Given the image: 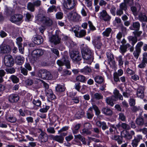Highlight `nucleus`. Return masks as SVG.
<instances>
[{
  "instance_id": "obj_1",
  "label": "nucleus",
  "mask_w": 147,
  "mask_h": 147,
  "mask_svg": "<svg viewBox=\"0 0 147 147\" xmlns=\"http://www.w3.org/2000/svg\"><path fill=\"white\" fill-rule=\"evenodd\" d=\"M82 57L84 60V63L90 64L93 61L92 53L91 51L88 48L85 50H82Z\"/></svg>"
},
{
  "instance_id": "obj_2",
  "label": "nucleus",
  "mask_w": 147,
  "mask_h": 147,
  "mask_svg": "<svg viewBox=\"0 0 147 147\" xmlns=\"http://www.w3.org/2000/svg\"><path fill=\"white\" fill-rule=\"evenodd\" d=\"M66 15L68 19L71 21L77 22L80 18V15L74 10L69 12Z\"/></svg>"
},
{
  "instance_id": "obj_3",
  "label": "nucleus",
  "mask_w": 147,
  "mask_h": 147,
  "mask_svg": "<svg viewBox=\"0 0 147 147\" xmlns=\"http://www.w3.org/2000/svg\"><path fill=\"white\" fill-rule=\"evenodd\" d=\"M57 63L60 66H62L65 64L67 69H69L71 67L69 58L67 56L63 57L61 59L57 60Z\"/></svg>"
},
{
  "instance_id": "obj_4",
  "label": "nucleus",
  "mask_w": 147,
  "mask_h": 147,
  "mask_svg": "<svg viewBox=\"0 0 147 147\" xmlns=\"http://www.w3.org/2000/svg\"><path fill=\"white\" fill-rule=\"evenodd\" d=\"M80 27L77 26H75L73 29L72 30L75 33V36L78 38H82L86 34V31L84 30H81L79 32Z\"/></svg>"
},
{
  "instance_id": "obj_5",
  "label": "nucleus",
  "mask_w": 147,
  "mask_h": 147,
  "mask_svg": "<svg viewBox=\"0 0 147 147\" xmlns=\"http://www.w3.org/2000/svg\"><path fill=\"white\" fill-rule=\"evenodd\" d=\"M36 18L39 21L45 23L46 25L51 26L53 22L49 18H46L42 15H39Z\"/></svg>"
},
{
  "instance_id": "obj_6",
  "label": "nucleus",
  "mask_w": 147,
  "mask_h": 147,
  "mask_svg": "<svg viewBox=\"0 0 147 147\" xmlns=\"http://www.w3.org/2000/svg\"><path fill=\"white\" fill-rule=\"evenodd\" d=\"M4 62L5 65L7 67L12 66L14 64L13 59L10 55H7L5 56Z\"/></svg>"
},
{
  "instance_id": "obj_7",
  "label": "nucleus",
  "mask_w": 147,
  "mask_h": 147,
  "mask_svg": "<svg viewBox=\"0 0 147 147\" xmlns=\"http://www.w3.org/2000/svg\"><path fill=\"white\" fill-rule=\"evenodd\" d=\"M92 109H93L95 112L96 115H99L100 113V111L98 107L95 105H93L92 107H90L88 109L89 112H87V115L88 119H91L93 117V115L91 113Z\"/></svg>"
},
{
  "instance_id": "obj_8",
  "label": "nucleus",
  "mask_w": 147,
  "mask_h": 147,
  "mask_svg": "<svg viewBox=\"0 0 147 147\" xmlns=\"http://www.w3.org/2000/svg\"><path fill=\"white\" fill-rule=\"evenodd\" d=\"M44 51L41 49H36L34 50L31 53V56L34 60L43 54Z\"/></svg>"
},
{
  "instance_id": "obj_9",
  "label": "nucleus",
  "mask_w": 147,
  "mask_h": 147,
  "mask_svg": "<svg viewBox=\"0 0 147 147\" xmlns=\"http://www.w3.org/2000/svg\"><path fill=\"white\" fill-rule=\"evenodd\" d=\"M76 3L75 0H67V3L64 7L67 9H71L74 7Z\"/></svg>"
},
{
  "instance_id": "obj_10",
  "label": "nucleus",
  "mask_w": 147,
  "mask_h": 147,
  "mask_svg": "<svg viewBox=\"0 0 147 147\" xmlns=\"http://www.w3.org/2000/svg\"><path fill=\"white\" fill-rule=\"evenodd\" d=\"M49 40L51 42L57 45L60 42L61 38L58 35L56 34L49 37Z\"/></svg>"
},
{
  "instance_id": "obj_11",
  "label": "nucleus",
  "mask_w": 147,
  "mask_h": 147,
  "mask_svg": "<svg viewBox=\"0 0 147 147\" xmlns=\"http://www.w3.org/2000/svg\"><path fill=\"white\" fill-rule=\"evenodd\" d=\"M23 18L22 15L20 14H15L11 16L10 18V21L15 23L22 21Z\"/></svg>"
},
{
  "instance_id": "obj_12",
  "label": "nucleus",
  "mask_w": 147,
  "mask_h": 147,
  "mask_svg": "<svg viewBox=\"0 0 147 147\" xmlns=\"http://www.w3.org/2000/svg\"><path fill=\"white\" fill-rule=\"evenodd\" d=\"M99 17L101 19L105 21H109L111 18V17L107 13L105 10H103L100 13Z\"/></svg>"
},
{
  "instance_id": "obj_13",
  "label": "nucleus",
  "mask_w": 147,
  "mask_h": 147,
  "mask_svg": "<svg viewBox=\"0 0 147 147\" xmlns=\"http://www.w3.org/2000/svg\"><path fill=\"white\" fill-rule=\"evenodd\" d=\"M144 90L145 88L144 87L142 86H139L137 90L136 93L137 96L141 98H143L144 96Z\"/></svg>"
},
{
  "instance_id": "obj_14",
  "label": "nucleus",
  "mask_w": 147,
  "mask_h": 147,
  "mask_svg": "<svg viewBox=\"0 0 147 147\" xmlns=\"http://www.w3.org/2000/svg\"><path fill=\"white\" fill-rule=\"evenodd\" d=\"M11 50V48L9 45H2L0 47V53H8Z\"/></svg>"
},
{
  "instance_id": "obj_15",
  "label": "nucleus",
  "mask_w": 147,
  "mask_h": 147,
  "mask_svg": "<svg viewBox=\"0 0 147 147\" xmlns=\"http://www.w3.org/2000/svg\"><path fill=\"white\" fill-rule=\"evenodd\" d=\"M46 94L48 98L51 100H54L56 98V96L51 89L46 90Z\"/></svg>"
},
{
  "instance_id": "obj_16",
  "label": "nucleus",
  "mask_w": 147,
  "mask_h": 147,
  "mask_svg": "<svg viewBox=\"0 0 147 147\" xmlns=\"http://www.w3.org/2000/svg\"><path fill=\"white\" fill-rule=\"evenodd\" d=\"M19 99V96L17 94L10 95L9 97V100L11 102H16Z\"/></svg>"
},
{
  "instance_id": "obj_17",
  "label": "nucleus",
  "mask_w": 147,
  "mask_h": 147,
  "mask_svg": "<svg viewBox=\"0 0 147 147\" xmlns=\"http://www.w3.org/2000/svg\"><path fill=\"white\" fill-rule=\"evenodd\" d=\"M130 46V45L129 43L125 45H121L119 48V52L122 55H124V53L127 51V48Z\"/></svg>"
},
{
  "instance_id": "obj_18",
  "label": "nucleus",
  "mask_w": 147,
  "mask_h": 147,
  "mask_svg": "<svg viewBox=\"0 0 147 147\" xmlns=\"http://www.w3.org/2000/svg\"><path fill=\"white\" fill-rule=\"evenodd\" d=\"M107 55L108 61L109 64L113 66L115 65V62L114 60L113 55L109 53H107Z\"/></svg>"
},
{
  "instance_id": "obj_19",
  "label": "nucleus",
  "mask_w": 147,
  "mask_h": 147,
  "mask_svg": "<svg viewBox=\"0 0 147 147\" xmlns=\"http://www.w3.org/2000/svg\"><path fill=\"white\" fill-rule=\"evenodd\" d=\"M131 134H130L127 131H124L122 134V136L127 139H131L132 138V135L134 134V133L133 131H131Z\"/></svg>"
},
{
  "instance_id": "obj_20",
  "label": "nucleus",
  "mask_w": 147,
  "mask_h": 147,
  "mask_svg": "<svg viewBox=\"0 0 147 147\" xmlns=\"http://www.w3.org/2000/svg\"><path fill=\"white\" fill-rule=\"evenodd\" d=\"M90 94L92 98L93 99L100 100L102 99L103 98V96L101 94L98 93L94 94L93 92H91Z\"/></svg>"
},
{
  "instance_id": "obj_21",
  "label": "nucleus",
  "mask_w": 147,
  "mask_h": 147,
  "mask_svg": "<svg viewBox=\"0 0 147 147\" xmlns=\"http://www.w3.org/2000/svg\"><path fill=\"white\" fill-rule=\"evenodd\" d=\"M95 47L97 49H99L101 48L102 44L101 42L99 37L96 38L93 42Z\"/></svg>"
},
{
  "instance_id": "obj_22",
  "label": "nucleus",
  "mask_w": 147,
  "mask_h": 147,
  "mask_svg": "<svg viewBox=\"0 0 147 147\" xmlns=\"http://www.w3.org/2000/svg\"><path fill=\"white\" fill-rule=\"evenodd\" d=\"M127 39L129 42L133 46L137 42L138 40L136 36H129L127 37Z\"/></svg>"
},
{
  "instance_id": "obj_23",
  "label": "nucleus",
  "mask_w": 147,
  "mask_h": 147,
  "mask_svg": "<svg viewBox=\"0 0 147 147\" xmlns=\"http://www.w3.org/2000/svg\"><path fill=\"white\" fill-rule=\"evenodd\" d=\"M47 70L45 69H40L38 70L37 74V76L42 79H45V75Z\"/></svg>"
},
{
  "instance_id": "obj_24",
  "label": "nucleus",
  "mask_w": 147,
  "mask_h": 147,
  "mask_svg": "<svg viewBox=\"0 0 147 147\" xmlns=\"http://www.w3.org/2000/svg\"><path fill=\"white\" fill-rule=\"evenodd\" d=\"M115 97L111 96L107 98L106 99V102L107 104L112 106L114 105L113 101H116V100L114 98Z\"/></svg>"
},
{
  "instance_id": "obj_25",
  "label": "nucleus",
  "mask_w": 147,
  "mask_h": 147,
  "mask_svg": "<svg viewBox=\"0 0 147 147\" xmlns=\"http://www.w3.org/2000/svg\"><path fill=\"white\" fill-rule=\"evenodd\" d=\"M113 93L114 94V96H113L115 97L114 98L116 99V100L118 98H119L121 100H123V96L119 93L118 90L117 89H115L114 90Z\"/></svg>"
},
{
  "instance_id": "obj_26",
  "label": "nucleus",
  "mask_w": 147,
  "mask_h": 147,
  "mask_svg": "<svg viewBox=\"0 0 147 147\" xmlns=\"http://www.w3.org/2000/svg\"><path fill=\"white\" fill-rule=\"evenodd\" d=\"M102 113L107 115H110L112 114L111 110L108 108H103L102 110Z\"/></svg>"
},
{
  "instance_id": "obj_27",
  "label": "nucleus",
  "mask_w": 147,
  "mask_h": 147,
  "mask_svg": "<svg viewBox=\"0 0 147 147\" xmlns=\"http://www.w3.org/2000/svg\"><path fill=\"white\" fill-rule=\"evenodd\" d=\"M96 125L99 127H102L103 130H105L108 128L105 122L98 121L96 123Z\"/></svg>"
},
{
  "instance_id": "obj_28",
  "label": "nucleus",
  "mask_w": 147,
  "mask_h": 147,
  "mask_svg": "<svg viewBox=\"0 0 147 147\" xmlns=\"http://www.w3.org/2000/svg\"><path fill=\"white\" fill-rule=\"evenodd\" d=\"M75 140L76 141L80 140L84 144H86L84 138L82 136L80 135H78L74 136Z\"/></svg>"
},
{
  "instance_id": "obj_29",
  "label": "nucleus",
  "mask_w": 147,
  "mask_h": 147,
  "mask_svg": "<svg viewBox=\"0 0 147 147\" xmlns=\"http://www.w3.org/2000/svg\"><path fill=\"white\" fill-rule=\"evenodd\" d=\"M16 62L19 65H21L24 62V58L21 56H17L15 58Z\"/></svg>"
},
{
  "instance_id": "obj_30",
  "label": "nucleus",
  "mask_w": 147,
  "mask_h": 147,
  "mask_svg": "<svg viewBox=\"0 0 147 147\" xmlns=\"http://www.w3.org/2000/svg\"><path fill=\"white\" fill-rule=\"evenodd\" d=\"M94 79L95 82L99 84L102 83L104 80L103 78L100 76H96Z\"/></svg>"
},
{
  "instance_id": "obj_31",
  "label": "nucleus",
  "mask_w": 147,
  "mask_h": 147,
  "mask_svg": "<svg viewBox=\"0 0 147 147\" xmlns=\"http://www.w3.org/2000/svg\"><path fill=\"white\" fill-rule=\"evenodd\" d=\"M41 38L40 36H36L34 38L33 42L35 44L39 45L42 42V39Z\"/></svg>"
},
{
  "instance_id": "obj_32",
  "label": "nucleus",
  "mask_w": 147,
  "mask_h": 147,
  "mask_svg": "<svg viewBox=\"0 0 147 147\" xmlns=\"http://www.w3.org/2000/svg\"><path fill=\"white\" fill-rule=\"evenodd\" d=\"M65 88L64 86L63 85H57L55 89L57 92H61L64 91Z\"/></svg>"
},
{
  "instance_id": "obj_33",
  "label": "nucleus",
  "mask_w": 147,
  "mask_h": 147,
  "mask_svg": "<svg viewBox=\"0 0 147 147\" xmlns=\"http://www.w3.org/2000/svg\"><path fill=\"white\" fill-rule=\"evenodd\" d=\"M91 71V69L88 66H86L84 68L80 69V72L85 74H87Z\"/></svg>"
},
{
  "instance_id": "obj_34",
  "label": "nucleus",
  "mask_w": 147,
  "mask_h": 147,
  "mask_svg": "<svg viewBox=\"0 0 147 147\" xmlns=\"http://www.w3.org/2000/svg\"><path fill=\"white\" fill-rule=\"evenodd\" d=\"M45 79L47 80H53V76L51 74V73L47 71L45 75Z\"/></svg>"
},
{
  "instance_id": "obj_35",
  "label": "nucleus",
  "mask_w": 147,
  "mask_h": 147,
  "mask_svg": "<svg viewBox=\"0 0 147 147\" xmlns=\"http://www.w3.org/2000/svg\"><path fill=\"white\" fill-rule=\"evenodd\" d=\"M84 112L82 109H80L78 111L75 115L76 117L78 119H79L84 115Z\"/></svg>"
},
{
  "instance_id": "obj_36",
  "label": "nucleus",
  "mask_w": 147,
  "mask_h": 147,
  "mask_svg": "<svg viewBox=\"0 0 147 147\" xmlns=\"http://www.w3.org/2000/svg\"><path fill=\"white\" fill-rule=\"evenodd\" d=\"M39 137L42 142H45L47 140V138L46 134L44 133H41L39 135Z\"/></svg>"
},
{
  "instance_id": "obj_37",
  "label": "nucleus",
  "mask_w": 147,
  "mask_h": 147,
  "mask_svg": "<svg viewBox=\"0 0 147 147\" xmlns=\"http://www.w3.org/2000/svg\"><path fill=\"white\" fill-rule=\"evenodd\" d=\"M71 74V71L66 69H63L61 72V76H64L70 75Z\"/></svg>"
},
{
  "instance_id": "obj_38",
  "label": "nucleus",
  "mask_w": 147,
  "mask_h": 147,
  "mask_svg": "<svg viewBox=\"0 0 147 147\" xmlns=\"http://www.w3.org/2000/svg\"><path fill=\"white\" fill-rule=\"evenodd\" d=\"M117 61H118V65L119 66H122L123 64V61L122 56L121 55L119 56L116 58Z\"/></svg>"
},
{
  "instance_id": "obj_39",
  "label": "nucleus",
  "mask_w": 147,
  "mask_h": 147,
  "mask_svg": "<svg viewBox=\"0 0 147 147\" xmlns=\"http://www.w3.org/2000/svg\"><path fill=\"white\" fill-rule=\"evenodd\" d=\"M34 6L32 3L30 2L27 5L28 9L31 11L33 12L34 10Z\"/></svg>"
},
{
  "instance_id": "obj_40",
  "label": "nucleus",
  "mask_w": 147,
  "mask_h": 147,
  "mask_svg": "<svg viewBox=\"0 0 147 147\" xmlns=\"http://www.w3.org/2000/svg\"><path fill=\"white\" fill-rule=\"evenodd\" d=\"M55 137V140L61 143L63 142V138L61 136H56Z\"/></svg>"
},
{
  "instance_id": "obj_41",
  "label": "nucleus",
  "mask_w": 147,
  "mask_h": 147,
  "mask_svg": "<svg viewBox=\"0 0 147 147\" xmlns=\"http://www.w3.org/2000/svg\"><path fill=\"white\" fill-rule=\"evenodd\" d=\"M141 51L140 50L135 48V50L133 53V55L136 59H138V57L141 52Z\"/></svg>"
},
{
  "instance_id": "obj_42",
  "label": "nucleus",
  "mask_w": 147,
  "mask_h": 147,
  "mask_svg": "<svg viewBox=\"0 0 147 147\" xmlns=\"http://www.w3.org/2000/svg\"><path fill=\"white\" fill-rule=\"evenodd\" d=\"M43 108L41 109L40 110V112L42 113H46L49 108V107L46 105H43Z\"/></svg>"
},
{
  "instance_id": "obj_43",
  "label": "nucleus",
  "mask_w": 147,
  "mask_h": 147,
  "mask_svg": "<svg viewBox=\"0 0 147 147\" xmlns=\"http://www.w3.org/2000/svg\"><path fill=\"white\" fill-rule=\"evenodd\" d=\"M140 20L141 21L147 22V17L144 14H141L139 16Z\"/></svg>"
},
{
  "instance_id": "obj_44",
  "label": "nucleus",
  "mask_w": 147,
  "mask_h": 147,
  "mask_svg": "<svg viewBox=\"0 0 147 147\" xmlns=\"http://www.w3.org/2000/svg\"><path fill=\"white\" fill-rule=\"evenodd\" d=\"M77 81L84 82L85 81V77L82 75H80L77 76L76 78Z\"/></svg>"
},
{
  "instance_id": "obj_45",
  "label": "nucleus",
  "mask_w": 147,
  "mask_h": 147,
  "mask_svg": "<svg viewBox=\"0 0 147 147\" xmlns=\"http://www.w3.org/2000/svg\"><path fill=\"white\" fill-rule=\"evenodd\" d=\"M136 123L138 125H142L144 124L143 119L141 118H138L136 119Z\"/></svg>"
},
{
  "instance_id": "obj_46",
  "label": "nucleus",
  "mask_w": 147,
  "mask_h": 147,
  "mask_svg": "<svg viewBox=\"0 0 147 147\" xmlns=\"http://www.w3.org/2000/svg\"><path fill=\"white\" fill-rule=\"evenodd\" d=\"M111 31V29L110 28H107L105 31L102 33L103 34L106 36H108Z\"/></svg>"
},
{
  "instance_id": "obj_47",
  "label": "nucleus",
  "mask_w": 147,
  "mask_h": 147,
  "mask_svg": "<svg viewBox=\"0 0 147 147\" xmlns=\"http://www.w3.org/2000/svg\"><path fill=\"white\" fill-rule=\"evenodd\" d=\"M26 20L27 21H29L31 20L33 18V16L32 14L28 13L26 14Z\"/></svg>"
},
{
  "instance_id": "obj_48",
  "label": "nucleus",
  "mask_w": 147,
  "mask_h": 147,
  "mask_svg": "<svg viewBox=\"0 0 147 147\" xmlns=\"http://www.w3.org/2000/svg\"><path fill=\"white\" fill-rule=\"evenodd\" d=\"M10 78V79L14 83H17L19 81V79L15 75H12Z\"/></svg>"
},
{
  "instance_id": "obj_49",
  "label": "nucleus",
  "mask_w": 147,
  "mask_h": 147,
  "mask_svg": "<svg viewBox=\"0 0 147 147\" xmlns=\"http://www.w3.org/2000/svg\"><path fill=\"white\" fill-rule=\"evenodd\" d=\"M89 27L90 29L92 31H94L96 29V27L93 25L92 23L90 21H89L88 22Z\"/></svg>"
},
{
  "instance_id": "obj_50",
  "label": "nucleus",
  "mask_w": 147,
  "mask_h": 147,
  "mask_svg": "<svg viewBox=\"0 0 147 147\" xmlns=\"http://www.w3.org/2000/svg\"><path fill=\"white\" fill-rule=\"evenodd\" d=\"M33 104L37 106H40L41 105V102L39 99H33Z\"/></svg>"
},
{
  "instance_id": "obj_51",
  "label": "nucleus",
  "mask_w": 147,
  "mask_h": 147,
  "mask_svg": "<svg viewBox=\"0 0 147 147\" xmlns=\"http://www.w3.org/2000/svg\"><path fill=\"white\" fill-rule=\"evenodd\" d=\"M63 14L61 12H58L56 14V17L57 19L60 20L63 18Z\"/></svg>"
},
{
  "instance_id": "obj_52",
  "label": "nucleus",
  "mask_w": 147,
  "mask_h": 147,
  "mask_svg": "<svg viewBox=\"0 0 147 147\" xmlns=\"http://www.w3.org/2000/svg\"><path fill=\"white\" fill-rule=\"evenodd\" d=\"M81 57L80 55V54L79 52H78V53L77 54H76V55L75 56V57H74L72 59L74 61H79L81 60Z\"/></svg>"
},
{
  "instance_id": "obj_53",
  "label": "nucleus",
  "mask_w": 147,
  "mask_h": 147,
  "mask_svg": "<svg viewBox=\"0 0 147 147\" xmlns=\"http://www.w3.org/2000/svg\"><path fill=\"white\" fill-rule=\"evenodd\" d=\"M7 119L8 121L11 122H14L16 120V119L15 117L11 116L7 117Z\"/></svg>"
},
{
  "instance_id": "obj_54",
  "label": "nucleus",
  "mask_w": 147,
  "mask_h": 147,
  "mask_svg": "<svg viewBox=\"0 0 147 147\" xmlns=\"http://www.w3.org/2000/svg\"><path fill=\"white\" fill-rule=\"evenodd\" d=\"M33 83V80L31 79H28L25 81V84L26 86H31Z\"/></svg>"
},
{
  "instance_id": "obj_55",
  "label": "nucleus",
  "mask_w": 147,
  "mask_h": 147,
  "mask_svg": "<svg viewBox=\"0 0 147 147\" xmlns=\"http://www.w3.org/2000/svg\"><path fill=\"white\" fill-rule=\"evenodd\" d=\"M47 131L48 133L52 134H54L55 132L54 128L51 127H49L47 128Z\"/></svg>"
},
{
  "instance_id": "obj_56",
  "label": "nucleus",
  "mask_w": 147,
  "mask_h": 147,
  "mask_svg": "<svg viewBox=\"0 0 147 147\" xmlns=\"http://www.w3.org/2000/svg\"><path fill=\"white\" fill-rule=\"evenodd\" d=\"M140 26V24L138 22H134L133 24V27L137 30L139 29Z\"/></svg>"
},
{
  "instance_id": "obj_57",
  "label": "nucleus",
  "mask_w": 147,
  "mask_h": 147,
  "mask_svg": "<svg viewBox=\"0 0 147 147\" xmlns=\"http://www.w3.org/2000/svg\"><path fill=\"white\" fill-rule=\"evenodd\" d=\"M54 10H55V11H56V6L53 5L50 6L48 9V11L49 13H51L53 12Z\"/></svg>"
},
{
  "instance_id": "obj_58",
  "label": "nucleus",
  "mask_w": 147,
  "mask_h": 147,
  "mask_svg": "<svg viewBox=\"0 0 147 147\" xmlns=\"http://www.w3.org/2000/svg\"><path fill=\"white\" fill-rule=\"evenodd\" d=\"M88 129L85 128L82 130V133L84 134L89 135L91 134V131L88 130Z\"/></svg>"
},
{
  "instance_id": "obj_59",
  "label": "nucleus",
  "mask_w": 147,
  "mask_h": 147,
  "mask_svg": "<svg viewBox=\"0 0 147 147\" xmlns=\"http://www.w3.org/2000/svg\"><path fill=\"white\" fill-rule=\"evenodd\" d=\"M139 142V140H137L136 139H134L132 140L131 143L132 146L133 147H137Z\"/></svg>"
},
{
  "instance_id": "obj_60",
  "label": "nucleus",
  "mask_w": 147,
  "mask_h": 147,
  "mask_svg": "<svg viewBox=\"0 0 147 147\" xmlns=\"http://www.w3.org/2000/svg\"><path fill=\"white\" fill-rule=\"evenodd\" d=\"M6 71L8 74H12L14 73L15 71V69L13 68L7 69Z\"/></svg>"
},
{
  "instance_id": "obj_61",
  "label": "nucleus",
  "mask_w": 147,
  "mask_h": 147,
  "mask_svg": "<svg viewBox=\"0 0 147 147\" xmlns=\"http://www.w3.org/2000/svg\"><path fill=\"white\" fill-rule=\"evenodd\" d=\"M119 119L122 121H125V117L122 113H119Z\"/></svg>"
},
{
  "instance_id": "obj_62",
  "label": "nucleus",
  "mask_w": 147,
  "mask_h": 147,
  "mask_svg": "<svg viewBox=\"0 0 147 147\" xmlns=\"http://www.w3.org/2000/svg\"><path fill=\"white\" fill-rule=\"evenodd\" d=\"M143 43L142 42L140 41L138 42L136 45L135 48L141 50V48L143 45Z\"/></svg>"
},
{
  "instance_id": "obj_63",
  "label": "nucleus",
  "mask_w": 147,
  "mask_h": 147,
  "mask_svg": "<svg viewBox=\"0 0 147 147\" xmlns=\"http://www.w3.org/2000/svg\"><path fill=\"white\" fill-rule=\"evenodd\" d=\"M80 124H77L74 127V130H73L74 134H76L78 132V130L80 127Z\"/></svg>"
},
{
  "instance_id": "obj_64",
  "label": "nucleus",
  "mask_w": 147,
  "mask_h": 147,
  "mask_svg": "<svg viewBox=\"0 0 147 147\" xmlns=\"http://www.w3.org/2000/svg\"><path fill=\"white\" fill-rule=\"evenodd\" d=\"M143 61L146 62L147 63V53H144L143 54V58L142 61Z\"/></svg>"
}]
</instances>
